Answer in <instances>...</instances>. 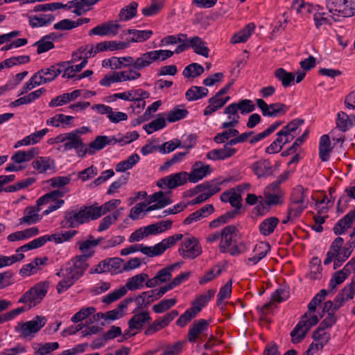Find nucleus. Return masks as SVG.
Here are the masks:
<instances>
[{
  "mask_svg": "<svg viewBox=\"0 0 355 355\" xmlns=\"http://www.w3.org/2000/svg\"><path fill=\"white\" fill-rule=\"evenodd\" d=\"M209 325V322L205 319L195 320L188 331L187 339L189 342L193 343L198 340H202V336H207V331Z\"/></svg>",
  "mask_w": 355,
  "mask_h": 355,
  "instance_id": "a211bd4d",
  "label": "nucleus"
},
{
  "mask_svg": "<svg viewBox=\"0 0 355 355\" xmlns=\"http://www.w3.org/2000/svg\"><path fill=\"white\" fill-rule=\"evenodd\" d=\"M76 230H69L62 232L61 233L53 234L51 236L44 235L37 239H33L29 243L18 248L16 250V254H19V252H26L30 250H33L43 246L47 241H53L56 243H62L69 241L71 238L77 234Z\"/></svg>",
  "mask_w": 355,
  "mask_h": 355,
  "instance_id": "20e7f679",
  "label": "nucleus"
},
{
  "mask_svg": "<svg viewBox=\"0 0 355 355\" xmlns=\"http://www.w3.org/2000/svg\"><path fill=\"white\" fill-rule=\"evenodd\" d=\"M132 301L133 298H126L120 302L116 309L107 311V320H115L121 318L125 313L128 305Z\"/></svg>",
  "mask_w": 355,
  "mask_h": 355,
  "instance_id": "09e8293b",
  "label": "nucleus"
},
{
  "mask_svg": "<svg viewBox=\"0 0 355 355\" xmlns=\"http://www.w3.org/2000/svg\"><path fill=\"white\" fill-rule=\"evenodd\" d=\"M155 202V204L148 206L146 212H150L156 209H161L173 203L171 196L159 191L148 196V203Z\"/></svg>",
  "mask_w": 355,
  "mask_h": 355,
  "instance_id": "b1692460",
  "label": "nucleus"
},
{
  "mask_svg": "<svg viewBox=\"0 0 355 355\" xmlns=\"http://www.w3.org/2000/svg\"><path fill=\"white\" fill-rule=\"evenodd\" d=\"M238 230L234 225H227L220 232V241L218 245L220 251L226 253L233 243L236 242Z\"/></svg>",
  "mask_w": 355,
  "mask_h": 355,
  "instance_id": "aec40b11",
  "label": "nucleus"
},
{
  "mask_svg": "<svg viewBox=\"0 0 355 355\" xmlns=\"http://www.w3.org/2000/svg\"><path fill=\"white\" fill-rule=\"evenodd\" d=\"M331 338L330 333L325 329L318 327L313 333V341L309 345L304 355H314V354L323 349Z\"/></svg>",
  "mask_w": 355,
  "mask_h": 355,
  "instance_id": "2eb2a0df",
  "label": "nucleus"
},
{
  "mask_svg": "<svg viewBox=\"0 0 355 355\" xmlns=\"http://www.w3.org/2000/svg\"><path fill=\"white\" fill-rule=\"evenodd\" d=\"M291 202L306 204L308 198V190L301 185L296 186L291 194Z\"/></svg>",
  "mask_w": 355,
  "mask_h": 355,
  "instance_id": "052dcab7",
  "label": "nucleus"
},
{
  "mask_svg": "<svg viewBox=\"0 0 355 355\" xmlns=\"http://www.w3.org/2000/svg\"><path fill=\"white\" fill-rule=\"evenodd\" d=\"M303 123L304 120L295 119L284 126L282 130L277 133V139L282 146L294 139L299 133L300 127Z\"/></svg>",
  "mask_w": 355,
  "mask_h": 355,
  "instance_id": "f8f14e48",
  "label": "nucleus"
},
{
  "mask_svg": "<svg viewBox=\"0 0 355 355\" xmlns=\"http://www.w3.org/2000/svg\"><path fill=\"white\" fill-rule=\"evenodd\" d=\"M63 64H58L40 69L42 76L44 78L45 84L53 81L62 73V70L60 67Z\"/></svg>",
  "mask_w": 355,
  "mask_h": 355,
  "instance_id": "6e6d98bb",
  "label": "nucleus"
},
{
  "mask_svg": "<svg viewBox=\"0 0 355 355\" xmlns=\"http://www.w3.org/2000/svg\"><path fill=\"white\" fill-rule=\"evenodd\" d=\"M63 144L60 149L64 152H69L75 150L77 155L80 157H85V144L82 137L76 136L72 132L62 133Z\"/></svg>",
  "mask_w": 355,
  "mask_h": 355,
  "instance_id": "9d476101",
  "label": "nucleus"
},
{
  "mask_svg": "<svg viewBox=\"0 0 355 355\" xmlns=\"http://www.w3.org/2000/svg\"><path fill=\"white\" fill-rule=\"evenodd\" d=\"M265 203L268 206L282 205L284 201V192L279 185L271 183L263 191Z\"/></svg>",
  "mask_w": 355,
  "mask_h": 355,
  "instance_id": "f3484780",
  "label": "nucleus"
},
{
  "mask_svg": "<svg viewBox=\"0 0 355 355\" xmlns=\"http://www.w3.org/2000/svg\"><path fill=\"white\" fill-rule=\"evenodd\" d=\"M121 25L117 21H110L91 29L89 35L114 36L118 34Z\"/></svg>",
  "mask_w": 355,
  "mask_h": 355,
  "instance_id": "bb28decb",
  "label": "nucleus"
},
{
  "mask_svg": "<svg viewBox=\"0 0 355 355\" xmlns=\"http://www.w3.org/2000/svg\"><path fill=\"white\" fill-rule=\"evenodd\" d=\"M125 33L133 35L132 37L128 40L130 44L131 42H144L150 38L153 35V32L151 30L128 29Z\"/></svg>",
  "mask_w": 355,
  "mask_h": 355,
  "instance_id": "603ef678",
  "label": "nucleus"
},
{
  "mask_svg": "<svg viewBox=\"0 0 355 355\" xmlns=\"http://www.w3.org/2000/svg\"><path fill=\"white\" fill-rule=\"evenodd\" d=\"M28 24L32 28L44 27L50 25L54 20L53 14H40L28 16Z\"/></svg>",
  "mask_w": 355,
  "mask_h": 355,
  "instance_id": "4c0bfd02",
  "label": "nucleus"
},
{
  "mask_svg": "<svg viewBox=\"0 0 355 355\" xmlns=\"http://www.w3.org/2000/svg\"><path fill=\"white\" fill-rule=\"evenodd\" d=\"M189 47L193 49V51L205 58L209 57V49L207 44L198 36H194L189 38Z\"/></svg>",
  "mask_w": 355,
  "mask_h": 355,
  "instance_id": "ea45409f",
  "label": "nucleus"
},
{
  "mask_svg": "<svg viewBox=\"0 0 355 355\" xmlns=\"http://www.w3.org/2000/svg\"><path fill=\"white\" fill-rule=\"evenodd\" d=\"M121 203L119 199L110 200L101 206L96 205H91L92 212L94 213V219L99 218L101 216L107 212L114 210Z\"/></svg>",
  "mask_w": 355,
  "mask_h": 355,
  "instance_id": "f704fd0d",
  "label": "nucleus"
},
{
  "mask_svg": "<svg viewBox=\"0 0 355 355\" xmlns=\"http://www.w3.org/2000/svg\"><path fill=\"white\" fill-rule=\"evenodd\" d=\"M322 268L321 261L318 257L312 258L310 262V271L308 277L311 279H318L322 277Z\"/></svg>",
  "mask_w": 355,
  "mask_h": 355,
  "instance_id": "69168bd1",
  "label": "nucleus"
},
{
  "mask_svg": "<svg viewBox=\"0 0 355 355\" xmlns=\"http://www.w3.org/2000/svg\"><path fill=\"white\" fill-rule=\"evenodd\" d=\"M103 240L102 237L94 239L92 236L89 235L86 241L78 243L79 250L85 254L84 256L86 257L92 256L94 254V252L92 251V249L100 244Z\"/></svg>",
  "mask_w": 355,
  "mask_h": 355,
  "instance_id": "de8ad7c7",
  "label": "nucleus"
},
{
  "mask_svg": "<svg viewBox=\"0 0 355 355\" xmlns=\"http://www.w3.org/2000/svg\"><path fill=\"white\" fill-rule=\"evenodd\" d=\"M331 150L330 136L323 135L319 141V156L322 162H327L329 159Z\"/></svg>",
  "mask_w": 355,
  "mask_h": 355,
  "instance_id": "49530a36",
  "label": "nucleus"
},
{
  "mask_svg": "<svg viewBox=\"0 0 355 355\" xmlns=\"http://www.w3.org/2000/svg\"><path fill=\"white\" fill-rule=\"evenodd\" d=\"M35 355H46L59 348L58 342L35 344L33 345Z\"/></svg>",
  "mask_w": 355,
  "mask_h": 355,
  "instance_id": "e2e57ef3",
  "label": "nucleus"
},
{
  "mask_svg": "<svg viewBox=\"0 0 355 355\" xmlns=\"http://www.w3.org/2000/svg\"><path fill=\"white\" fill-rule=\"evenodd\" d=\"M212 170L209 164L198 161L192 166L191 170L188 173L189 182L196 183L211 174Z\"/></svg>",
  "mask_w": 355,
  "mask_h": 355,
  "instance_id": "393cba45",
  "label": "nucleus"
},
{
  "mask_svg": "<svg viewBox=\"0 0 355 355\" xmlns=\"http://www.w3.org/2000/svg\"><path fill=\"white\" fill-rule=\"evenodd\" d=\"M326 7L335 20L355 15V0H326Z\"/></svg>",
  "mask_w": 355,
  "mask_h": 355,
  "instance_id": "423d86ee",
  "label": "nucleus"
},
{
  "mask_svg": "<svg viewBox=\"0 0 355 355\" xmlns=\"http://www.w3.org/2000/svg\"><path fill=\"white\" fill-rule=\"evenodd\" d=\"M336 125L340 131L345 132L353 125V123L352 119L346 113L344 112H339L337 114Z\"/></svg>",
  "mask_w": 355,
  "mask_h": 355,
  "instance_id": "774afa93",
  "label": "nucleus"
},
{
  "mask_svg": "<svg viewBox=\"0 0 355 355\" xmlns=\"http://www.w3.org/2000/svg\"><path fill=\"white\" fill-rule=\"evenodd\" d=\"M179 253L184 259H194L202 253V248L195 237L188 236L182 240Z\"/></svg>",
  "mask_w": 355,
  "mask_h": 355,
  "instance_id": "ddd939ff",
  "label": "nucleus"
},
{
  "mask_svg": "<svg viewBox=\"0 0 355 355\" xmlns=\"http://www.w3.org/2000/svg\"><path fill=\"white\" fill-rule=\"evenodd\" d=\"M208 89L206 87L192 86L185 94V97L189 101H194L206 96Z\"/></svg>",
  "mask_w": 355,
  "mask_h": 355,
  "instance_id": "13d9d810",
  "label": "nucleus"
},
{
  "mask_svg": "<svg viewBox=\"0 0 355 355\" xmlns=\"http://www.w3.org/2000/svg\"><path fill=\"white\" fill-rule=\"evenodd\" d=\"M92 109L96 110L100 114H105L110 122L112 123H119L127 121L128 118L126 113L114 111L112 107L104 104L94 105Z\"/></svg>",
  "mask_w": 355,
  "mask_h": 355,
  "instance_id": "412c9836",
  "label": "nucleus"
},
{
  "mask_svg": "<svg viewBox=\"0 0 355 355\" xmlns=\"http://www.w3.org/2000/svg\"><path fill=\"white\" fill-rule=\"evenodd\" d=\"M40 209V207L36 206L26 207L24 216L19 219V224L30 225L39 222L42 219V216L39 214Z\"/></svg>",
  "mask_w": 355,
  "mask_h": 355,
  "instance_id": "473e14b6",
  "label": "nucleus"
},
{
  "mask_svg": "<svg viewBox=\"0 0 355 355\" xmlns=\"http://www.w3.org/2000/svg\"><path fill=\"white\" fill-rule=\"evenodd\" d=\"M275 77L281 82L282 86L285 88L295 84V74L288 72L284 68H278L274 72Z\"/></svg>",
  "mask_w": 355,
  "mask_h": 355,
  "instance_id": "8fccbe9b",
  "label": "nucleus"
},
{
  "mask_svg": "<svg viewBox=\"0 0 355 355\" xmlns=\"http://www.w3.org/2000/svg\"><path fill=\"white\" fill-rule=\"evenodd\" d=\"M354 270L355 257L352 258L341 270L333 275L329 281V287L331 289H335L337 286L343 283L351 275L352 272Z\"/></svg>",
  "mask_w": 355,
  "mask_h": 355,
  "instance_id": "6ab92c4d",
  "label": "nucleus"
},
{
  "mask_svg": "<svg viewBox=\"0 0 355 355\" xmlns=\"http://www.w3.org/2000/svg\"><path fill=\"white\" fill-rule=\"evenodd\" d=\"M355 220V209L348 212L344 217L340 219L334 227V232L336 235L344 234L347 229L351 227Z\"/></svg>",
  "mask_w": 355,
  "mask_h": 355,
  "instance_id": "c9c22d12",
  "label": "nucleus"
},
{
  "mask_svg": "<svg viewBox=\"0 0 355 355\" xmlns=\"http://www.w3.org/2000/svg\"><path fill=\"white\" fill-rule=\"evenodd\" d=\"M123 207L115 210L112 214L107 215L100 222L97 230L103 232L107 230L112 224H113L121 215Z\"/></svg>",
  "mask_w": 355,
  "mask_h": 355,
  "instance_id": "4d7b16f0",
  "label": "nucleus"
},
{
  "mask_svg": "<svg viewBox=\"0 0 355 355\" xmlns=\"http://www.w3.org/2000/svg\"><path fill=\"white\" fill-rule=\"evenodd\" d=\"M152 320L148 311H133V315L128 320V328L125 330L123 335L125 339L135 336L140 332L147 323Z\"/></svg>",
  "mask_w": 355,
  "mask_h": 355,
  "instance_id": "6e6552de",
  "label": "nucleus"
},
{
  "mask_svg": "<svg viewBox=\"0 0 355 355\" xmlns=\"http://www.w3.org/2000/svg\"><path fill=\"white\" fill-rule=\"evenodd\" d=\"M270 251L269 243L265 241L259 242L253 248V255L245 260V263L248 266H252L258 263L264 258Z\"/></svg>",
  "mask_w": 355,
  "mask_h": 355,
  "instance_id": "a878e982",
  "label": "nucleus"
},
{
  "mask_svg": "<svg viewBox=\"0 0 355 355\" xmlns=\"http://www.w3.org/2000/svg\"><path fill=\"white\" fill-rule=\"evenodd\" d=\"M249 184L239 185L236 188H232L223 192L220 199L223 202H229L234 208V212L237 213L241 208L242 196L241 193L244 189L248 188Z\"/></svg>",
  "mask_w": 355,
  "mask_h": 355,
  "instance_id": "4468645a",
  "label": "nucleus"
},
{
  "mask_svg": "<svg viewBox=\"0 0 355 355\" xmlns=\"http://www.w3.org/2000/svg\"><path fill=\"white\" fill-rule=\"evenodd\" d=\"M38 148L33 147L27 150H18L11 157V161L19 162L20 164L24 162H28L39 154Z\"/></svg>",
  "mask_w": 355,
  "mask_h": 355,
  "instance_id": "79ce46f5",
  "label": "nucleus"
},
{
  "mask_svg": "<svg viewBox=\"0 0 355 355\" xmlns=\"http://www.w3.org/2000/svg\"><path fill=\"white\" fill-rule=\"evenodd\" d=\"M154 62H158L156 51L144 53L135 59V69L141 70L149 67Z\"/></svg>",
  "mask_w": 355,
  "mask_h": 355,
  "instance_id": "72a5a7b5",
  "label": "nucleus"
},
{
  "mask_svg": "<svg viewBox=\"0 0 355 355\" xmlns=\"http://www.w3.org/2000/svg\"><path fill=\"white\" fill-rule=\"evenodd\" d=\"M291 8L301 16L309 15L315 10L321 9L320 6L307 3L304 0H293Z\"/></svg>",
  "mask_w": 355,
  "mask_h": 355,
  "instance_id": "e433bc0d",
  "label": "nucleus"
},
{
  "mask_svg": "<svg viewBox=\"0 0 355 355\" xmlns=\"http://www.w3.org/2000/svg\"><path fill=\"white\" fill-rule=\"evenodd\" d=\"M255 25L253 23H249L243 28L235 33L230 40L232 44H239L245 42L254 31Z\"/></svg>",
  "mask_w": 355,
  "mask_h": 355,
  "instance_id": "c03bdc74",
  "label": "nucleus"
},
{
  "mask_svg": "<svg viewBox=\"0 0 355 355\" xmlns=\"http://www.w3.org/2000/svg\"><path fill=\"white\" fill-rule=\"evenodd\" d=\"M31 166L38 174L53 173L55 171V162L49 156L37 157L31 162Z\"/></svg>",
  "mask_w": 355,
  "mask_h": 355,
  "instance_id": "5701e85b",
  "label": "nucleus"
},
{
  "mask_svg": "<svg viewBox=\"0 0 355 355\" xmlns=\"http://www.w3.org/2000/svg\"><path fill=\"white\" fill-rule=\"evenodd\" d=\"M74 117L72 116L64 115L63 114H58L46 120V125L55 128L62 127L66 128L71 127Z\"/></svg>",
  "mask_w": 355,
  "mask_h": 355,
  "instance_id": "58836bf2",
  "label": "nucleus"
},
{
  "mask_svg": "<svg viewBox=\"0 0 355 355\" xmlns=\"http://www.w3.org/2000/svg\"><path fill=\"white\" fill-rule=\"evenodd\" d=\"M343 244L344 239L340 236L333 241L323 261L325 266L334 262V269H336L350 257L352 250L346 248Z\"/></svg>",
  "mask_w": 355,
  "mask_h": 355,
  "instance_id": "7ed1b4c3",
  "label": "nucleus"
},
{
  "mask_svg": "<svg viewBox=\"0 0 355 355\" xmlns=\"http://www.w3.org/2000/svg\"><path fill=\"white\" fill-rule=\"evenodd\" d=\"M148 275L146 273L141 272L138 275H134L128 279L125 285L123 286L128 291H135L141 289L145 286V282L148 279Z\"/></svg>",
  "mask_w": 355,
  "mask_h": 355,
  "instance_id": "a19ab883",
  "label": "nucleus"
},
{
  "mask_svg": "<svg viewBox=\"0 0 355 355\" xmlns=\"http://www.w3.org/2000/svg\"><path fill=\"white\" fill-rule=\"evenodd\" d=\"M224 114L228 115V121L223 122L221 125V128L224 129H227L229 128L235 127L239 122L240 116L236 111V108L232 105H228L225 110Z\"/></svg>",
  "mask_w": 355,
  "mask_h": 355,
  "instance_id": "3c124183",
  "label": "nucleus"
},
{
  "mask_svg": "<svg viewBox=\"0 0 355 355\" xmlns=\"http://www.w3.org/2000/svg\"><path fill=\"white\" fill-rule=\"evenodd\" d=\"M166 125V119L164 116H159L155 120L144 125L143 128L148 135H150L155 131L163 129Z\"/></svg>",
  "mask_w": 355,
  "mask_h": 355,
  "instance_id": "0e129e2a",
  "label": "nucleus"
},
{
  "mask_svg": "<svg viewBox=\"0 0 355 355\" xmlns=\"http://www.w3.org/2000/svg\"><path fill=\"white\" fill-rule=\"evenodd\" d=\"M156 300H157V298L153 289L142 292L135 298V302L138 308L146 307Z\"/></svg>",
  "mask_w": 355,
  "mask_h": 355,
  "instance_id": "5fc2aeb1",
  "label": "nucleus"
},
{
  "mask_svg": "<svg viewBox=\"0 0 355 355\" xmlns=\"http://www.w3.org/2000/svg\"><path fill=\"white\" fill-rule=\"evenodd\" d=\"M183 239L182 234H176L168 236L153 246H146L144 244L132 245L128 248H123L120 254L122 256H126L136 252H141L142 254L149 257H158L164 254L168 248L175 245L176 243Z\"/></svg>",
  "mask_w": 355,
  "mask_h": 355,
  "instance_id": "f257e3e1",
  "label": "nucleus"
},
{
  "mask_svg": "<svg viewBox=\"0 0 355 355\" xmlns=\"http://www.w3.org/2000/svg\"><path fill=\"white\" fill-rule=\"evenodd\" d=\"M255 101L263 116L278 117L284 115L289 110V106L282 103L267 104L262 98H257Z\"/></svg>",
  "mask_w": 355,
  "mask_h": 355,
  "instance_id": "9b49d317",
  "label": "nucleus"
},
{
  "mask_svg": "<svg viewBox=\"0 0 355 355\" xmlns=\"http://www.w3.org/2000/svg\"><path fill=\"white\" fill-rule=\"evenodd\" d=\"M48 128H43L42 130L35 131L29 135L26 136L22 139L17 141L14 148H17L21 146H31L38 144L44 137L49 132Z\"/></svg>",
  "mask_w": 355,
  "mask_h": 355,
  "instance_id": "7c9ffc66",
  "label": "nucleus"
},
{
  "mask_svg": "<svg viewBox=\"0 0 355 355\" xmlns=\"http://www.w3.org/2000/svg\"><path fill=\"white\" fill-rule=\"evenodd\" d=\"M111 144L110 136H97L87 146L85 145V156L87 154L92 155L97 151L103 149L106 146H110Z\"/></svg>",
  "mask_w": 355,
  "mask_h": 355,
  "instance_id": "2f4dec72",
  "label": "nucleus"
},
{
  "mask_svg": "<svg viewBox=\"0 0 355 355\" xmlns=\"http://www.w3.org/2000/svg\"><path fill=\"white\" fill-rule=\"evenodd\" d=\"M94 213L91 205H84L79 209L73 208L67 209L64 213L61 226L63 228H75L78 226L94 220Z\"/></svg>",
  "mask_w": 355,
  "mask_h": 355,
  "instance_id": "f03ea898",
  "label": "nucleus"
},
{
  "mask_svg": "<svg viewBox=\"0 0 355 355\" xmlns=\"http://www.w3.org/2000/svg\"><path fill=\"white\" fill-rule=\"evenodd\" d=\"M178 311L173 310L165 314L163 317L156 319L145 329L144 334L149 336L166 327L178 315Z\"/></svg>",
  "mask_w": 355,
  "mask_h": 355,
  "instance_id": "4be33fe9",
  "label": "nucleus"
},
{
  "mask_svg": "<svg viewBox=\"0 0 355 355\" xmlns=\"http://www.w3.org/2000/svg\"><path fill=\"white\" fill-rule=\"evenodd\" d=\"M236 111L242 114H245L253 112L255 110V105L252 100L242 99L236 103H231Z\"/></svg>",
  "mask_w": 355,
  "mask_h": 355,
  "instance_id": "338daca9",
  "label": "nucleus"
},
{
  "mask_svg": "<svg viewBox=\"0 0 355 355\" xmlns=\"http://www.w3.org/2000/svg\"><path fill=\"white\" fill-rule=\"evenodd\" d=\"M60 36L57 33H50L42 37L38 41L33 44L37 47V53L42 54L54 48V42L58 41Z\"/></svg>",
  "mask_w": 355,
  "mask_h": 355,
  "instance_id": "cd10ccee",
  "label": "nucleus"
},
{
  "mask_svg": "<svg viewBox=\"0 0 355 355\" xmlns=\"http://www.w3.org/2000/svg\"><path fill=\"white\" fill-rule=\"evenodd\" d=\"M279 223V218L275 216L265 218L259 225L260 234L264 236H270L275 232Z\"/></svg>",
  "mask_w": 355,
  "mask_h": 355,
  "instance_id": "37998d69",
  "label": "nucleus"
},
{
  "mask_svg": "<svg viewBox=\"0 0 355 355\" xmlns=\"http://www.w3.org/2000/svg\"><path fill=\"white\" fill-rule=\"evenodd\" d=\"M319 321L317 315H308L305 313L291 332V341L294 344L300 343L306 336L310 329Z\"/></svg>",
  "mask_w": 355,
  "mask_h": 355,
  "instance_id": "1a4fd4ad",
  "label": "nucleus"
},
{
  "mask_svg": "<svg viewBox=\"0 0 355 355\" xmlns=\"http://www.w3.org/2000/svg\"><path fill=\"white\" fill-rule=\"evenodd\" d=\"M252 168L254 174L258 178H262L268 175L270 173V163L266 160H260L254 162Z\"/></svg>",
  "mask_w": 355,
  "mask_h": 355,
  "instance_id": "bf43d9fd",
  "label": "nucleus"
},
{
  "mask_svg": "<svg viewBox=\"0 0 355 355\" xmlns=\"http://www.w3.org/2000/svg\"><path fill=\"white\" fill-rule=\"evenodd\" d=\"M44 316L36 315L31 320L18 322L15 331L23 338H33L35 335L46 324Z\"/></svg>",
  "mask_w": 355,
  "mask_h": 355,
  "instance_id": "0eeeda50",
  "label": "nucleus"
},
{
  "mask_svg": "<svg viewBox=\"0 0 355 355\" xmlns=\"http://www.w3.org/2000/svg\"><path fill=\"white\" fill-rule=\"evenodd\" d=\"M138 3L132 1L128 6L121 9L119 18V21H127L135 17L137 12Z\"/></svg>",
  "mask_w": 355,
  "mask_h": 355,
  "instance_id": "864d4df0",
  "label": "nucleus"
},
{
  "mask_svg": "<svg viewBox=\"0 0 355 355\" xmlns=\"http://www.w3.org/2000/svg\"><path fill=\"white\" fill-rule=\"evenodd\" d=\"M237 151L236 148H228L224 144L223 148L209 151L206 155V157L212 161L225 160L233 157Z\"/></svg>",
  "mask_w": 355,
  "mask_h": 355,
  "instance_id": "c756f323",
  "label": "nucleus"
},
{
  "mask_svg": "<svg viewBox=\"0 0 355 355\" xmlns=\"http://www.w3.org/2000/svg\"><path fill=\"white\" fill-rule=\"evenodd\" d=\"M215 293L216 291L214 290L209 289L205 293L197 297L191 304L192 309L198 314L202 309L205 307L214 296Z\"/></svg>",
  "mask_w": 355,
  "mask_h": 355,
  "instance_id": "a18cd8bd",
  "label": "nucleus"
},
{
  "mask_svg": "<svg viewBox=\"0 0 355 355\" xmlns=\"http://www.w3.org/2000/svg\"><path fill=\"white\" fill-rule=\"evenodd\" d=\"M49 288V283L46 281L37 283L18 300V303L24 304L28 309L39 304L46 296Z\"/></svg>",
  "mask_w": 355,
  "mask_h": 355,
  "instance_id": "39448f33",
  "label": "nucleus"
},
{
  "mask_svg": "<svg viewBox=\"0 0 355 355\" xmlns=\"http://www.w3.org/2000/svg\"><path fill=\"white\" fill-rule=\"evenodd\" d=\"M48 261V258L44 257L42 258H35L31 263L22 266L19 270V275L21 277H29L32 275L37 273L39 270L42 269Z\"/></svg>",
  "mask_w": 355,
  "mask_h": 355,
  "instance_id": "c85d7f7f",
  "label": "nucleus"
},
{
  "mask_svg": "<svg viewBox=\"0 0 355 355\" xmlns=\"http://www.w3.org/2000/svg\"><path fill=\"white\" fill-rule=\"evenodd\" d=\"M328 292L325 289H322L311 300V302L308 304V315H315V311L316 310L317 306L325 300V297L327 295Z\"/></svg>",
  "mask_w": 355,
  "mask_h": 355,
  "instance_id": "680f3d73",
  "label": "nucleus"
},
{
  "mask_svg": "<svg viewBox=\"0 0 355 355\" xmlns=\"http://www.w3.org/2000/svg\"><path fill=\"white\" fill-rule=\"evenodd\" d=\"M188 181V173L181 171L180 173H172L158 180L156 185L160 189L168 188L173 189L185 184Z\"/></svg>",
  "mask_w": 355,
  "mask_h": 355,
  "instance_id": "dca6fc26",
  "label": "nucleus"
}]
</instances>
